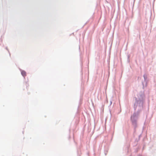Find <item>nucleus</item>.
<instances>
[{
  "label": "nucleus",
  "mask_w": 156,
  "mask_h": 156,
  "mask_svg": "<svg viewBox=\"0 0 156 156\" xmlns=\"http://www.w3.org/2000/svg\"><path fill=\"white\" fill-rule=\"evenodd\" d=\"M21 73L23 76L24 77L26 76V72L24 71H21Z\"/></svg>",
  "instance_id": "obj_1"
}]
</instances>
